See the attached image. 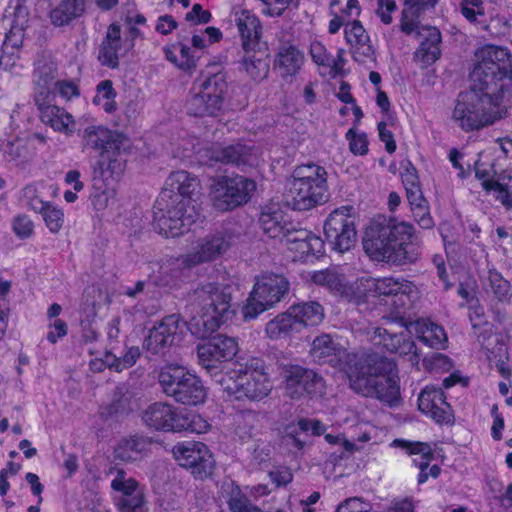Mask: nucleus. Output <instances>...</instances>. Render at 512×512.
<instances>
[{"mask_svg": "<svg viewBox=\"0 0 512 512\" xmlns=\"http://www.w3.org/2000/svg\"><path fill=\"white\" fill-rule=\"evenodd\" d=\"M231 301V287L218 283L200 284L188 294V330L201 340L196 345L197 352H238L236 338L223 334L212 335L234 315Z\"/></svg>", "mask_w": 512, "mask_h": 512, "instance_id": "obj_1", "label": "nucleus"}, {"mask_svg": "<svg viewBox=\"0 0 512 512\" xmlns=\"http://www.w3.org/2000/svg\"><path fill=\"white\" fill-rule=\"evenodd\" d=\"M338 362L356 393L390 405L398 401L397 364L385 354H327Z\"/></svg>", "mask_w": 512, "mask_h": 512, "instance_id": "obj_2", "label": "nucleus"}, {"mask_svg": "<svg viewBox=\"0 0 512 512\" xmlns=\"http://www.w3.org/2000/svg\"><path fill=\"white\" fill-rule=\"evenodd\" d=\"M363 248L372 258L394 265L415 263L421 254L413 225L386 216L371 221L365 232Z\"/></svg>", "mask_w": 512, "mask_h": 512, "instance_id": "obj_3", "label": "nucleus"}, {"mask_svg": "<svg viewBox=\"0 0 512 512\" xmlns=\"http://www.w3.org/2000/svg\"><path fill=\"white\" fill-rule=\"evenodd\" d=\"M470 72L474 88L488 91L503 100L512 87V54L508 48L486 45L477 54Z\"/></svg>", "mask_w": 512, "mask_h": 512, "instance_id": "obj_4", "label": "nucleus"}, {"mask_svg": "<svg viewBox=\"0 0 512 512\" xmlns=\"http://www.w3.org/2000/svg\"><path fill=\"white\" fill-rule=\"evenodd\" d=\"M508 115L507 106L500 97L470 84L467 91L458 95L453 118L464 131L479 130L492 125Z\"/></svg>", "mask_w": 512, "mask_h": 512, "instance_id": "obj_5", "label": "nucleus"}, {"mask_svg": "<svg viewBox=\"0 0 512 512\" xmlns=\"http://www.w3.org/2000/svg\"><path fill=\"white\" fill-rule=\"evenodd\" d=\"M327 172L324 167L308 163L297 166L285 195L287 206L307 211L328 201Z\"/></svg>", "mask_w": 512, "mask_h": 512, "instance_id": "obj_6", "label": "nucleus"}, {"mask_svg": "<svg viewBox=\"0 0 512 512\" xmlns=\"http://www.w3.org/2000/svg\"><path fill=\"white\" fill-rule=\"evenodd\" d=\"M200 216V204H190L171 191H161L153 207V228L165 237H178L190 230Z\"/></svg>", "mask_w": 512, "mask_h": 512, "instance_id": "obj_7", "label": "nucleus"}, {"mask_svg": "<svg viewBox=\"0 0 512 512\" xmlns=\"http://www.w3.org/2000/svg\"><path fill=\"white\" fill-rule=\"evenodd\" d=\"M158 380L163 392L178 403L195 406L206 399L202 381L181 365H166L160 370Z\"/></svg>", "mask_w": 512, "mask_h": 512, "instance_id": "obj_8", "label": "nucleus"}, {"mask_svg": "<svg viewBox=\"0 0 512 512\" xmlns=\"http://www.w3.org/2000/svg\"><path fill=\"white\" fill-rule=\"evenodd\" d=\"M289 288L288 279L281 274H266L259 277L242 309L244 320H252L272 308L284 298Z\"/></svg>", "mask_w": 512, "mask_h": 512, "instance_id": "obj_9", "label": "nucleus"}, {"mask_svg": "<svg viewBox=\"0 0 512 512\" xmlns=\"http://www.w3.org/2000/svg\"><path fill=\"white\" fill-rule=\"evenodd\" d=\"M324 319V309L319 302L308 301L292 305L287 312L278 315L266 325L271 339H278L299 331L302 326H315Z\"/></svg>", "mask_w": 512, "mask_h": 512, "instance_id": "obj_10", "label": "nucleus"}, {"mask_svg": "<svg viewBox=\"0 0 512 512\" xmlns=\"http://www.w3.org/2000/svg\"><path fill=\"white\" fill-rule=\"evenodd\" d=\"M353 206L345 205L333 210L324 222V243L333 251L344 253L355 246L357 230Z\"/></svg>", "mask_w": 512, "mask_h": 512, "instance_id": "obj_11", "label": "nucleus"}, {"mask_svg": "<svg viewBox=\"0 0 512 512\" xmlns=\"http://www.w3.org/2000/svg\"><path fill=\"white\" fill-rule=\"evenodd\" d=\"M255 189V181L244 176L221 177L212 186L213 206L223 212L233 210L246 203Z\"/></svg>", "mask_w": 512, "mask_h": 512, "instance_id": "obj_12", "label": "nucleus"}, {"mask_svg": "<svg viewBox=\"0 0 512 512\" xmlns=\"http://www.w3.org/2000/svg\"><path fill=\"white\" fill-rule=\"evenodd\" d=\"M239 233L233 228H223L215 233L199 239L192 250L183 258L186 267L216 260L225 254L239 238Z\"/></svg>", "mask_w": 512, "mask_h": 512, "instance_id": "obj_13", "label": "nucleus"}, {"mask_svg": "<svg viewBox=\"0 0 512 512\" xmlns=\"http://www.w3.org/2000/svg\"><path fill=\"white\" fill-rule=\"evenodd\" d=\"M173 453L179 465L189 470L195 479L205 480L213 475L215 460L204 443L184 442L175 446Z\"/></svg>", "mask_w": 512, "mask_h": 512, "instance_id": "obj_14", "label": "nucleus"}, {"mask_svg": "<svg viewBox=\"0 0 512 512\" xmlns=\"http://www.w3.org/2000/svg\"><path fill=\"white\" fill-rule=\"evenodd\" d=\"M145 426L155 431L180 432L191 429L192 420L184 410H178L170 404L155 402L142 412Z\"/></svg>", "mask_w": 512, "mask_h": 512, "instance_id": "obj_15", "label": "nucleus"}, {"mask_svg": "<svg viewBox=\"0 0 512 512\" xmlns=\"http://www.w3.org/2000/svg\"><path fill=\"white\" fill-rule=\"evenodd\" d=\"M185 326L186 322H182L179 314L164 317L150 329L143 348L150 352H158L162 349L179 347L183 341Z\"/></svg>", "mask_w": 512, "mask_h": 512, "instance_id": "obj_16", "label": "nucleus"}, {"mask_svg": "<svg viewBox=\"0 0 512 512\" xmlns=\"http://www.w3.org/2000/svg\"><path fill=\"white\" fill-rule=\"evenodd\" d=\"M285 391L291 399H301L305 395L321 396L325 385L323 378L313 370L299 365H290L284 369Z\"/></svg>", "mask_w": 512, "mask_h": 512, "instance_id": "obj_17", "label": "nucleus"}, {"mask_svg": "<svg viewBox=\"0 0 512 512\" xmlns=\"http://www.w3.org/2000/svg\"><path fill=\"white\" fill-rule=\"evenodd\" d=\"M197 354L199 365L211 376L223 374L230 380H234L235 385L249 374L248 364L243 358H237V354Z\"/></svg>", "mask_w": 512, "mask_h": 512, "instance_id": "obj_18", "label": "nucleus"}, {"mask_svg": "<svg viewBox=\"0 0 512 512\" xmlns=\"http://www.w3.org/2000/svg\"><path fill=\"white\" fill-rule=\"evenodd\" d=\"M312 281L319 286L327 288L331 293L346 299L349 302L360 304L365 302L367 289H362L358 282L348 283L344 274L335 269L316 271Z\"/></svg>", "mask_w": 512, "mask_h": 512, "instance_id": "obj_19", "label": "nucleus"}, {"mask_svg": "<svg viewBox=\"0 0 512 512\" xmlns=\"http://www.w3.org/2000/svg\"><path fill=\"white\" fill-rule=\"evenodd\" d=\"M418 407L436 423L451 425L454 423L453 410L446 401L442 388L425 387L418 396Z\"/></svg>", "mask_w": 512, "mask_h": 512, "instance_id": "obj_20", "label": "nucleus"}, {"mask_svg": "<svg viewBox=\"0 0 512 512\" xmlns=\"http://www.w3.org/2000/svg\"><path fill=\"white\" fill-rule=\"evenodd\" d=\"M192 90L215 95L224 103L228 91L227 73L217 64L208 65L194 81Z\"/></svg>", "mask_w": 512, "mask_h": 512, "instance_id": "obj_21", "label": "nucleus"}, {"mask_svg": "<svg viewBox=\"0 0 512 512\" xmlns=\"http://www.w3.org/2000/svg\"><path fill=\"white\" fill-rule=\"evenodd\" d=\"M166 185L162 191H171L173 195H179L184 200H189L190 204H199L200 182L189 172L180 170L169 175Z\"/></svg>", "mask_w": 512, "mask_h": 512, "instance_id": "obj_22", "label": "nucleus"}, {"mask_svg": "<svg viewBox=\"0 0 512 512\" xmlns=\"http://www.w3.org/2000/svg\"><path fill=\"white\" fill-rule=\"evenodd\" d=\"M304 60V53L295 45H281L274 59V69L283 80L289 81L299 73Z\"/></svg>", "mask_w": 512, "mask_h": 512, "instance_id": "obj_23", "label": "nucleus"}, {"mask_svg": "<svg viewBox=\"0 0 512 512\" xmlns=\"http://www.w3.org/2000/svg\"><path fill=\"white\" fill-rule=\"evenodd\" d=\"M206 157L210 162L235 164L238 166L248 165L251 164L252 148L243 143L215 146L206 151Z\"/></svg>", "mask_w": 512, "mask_h": 512, "instance_id": "obj_24", "label": "nucleus"}, {"mask_svg": "<svg viewBox=\"0 0 512 512\" xmlns=\"http://www.w3.org/2000/svg\"><path fill=\"white\" fill-rule=\"evenodd\" d=\"M235 16V23L242 39L244 51H249V49H254L260 45H267L260 41L262 26L256 15L248 10H241Z\"/></svg>", "mask_w": 512, "mask_h": 512, "instance_id": "obj_25", "label": "nucleus"}, {"mask_svg": "<svg viewBox=\"0 0 512 512\" xmlns=\"http://www.w3.org/2000/svg\"><path fill=\"white\" fill-rule=\"evenodd\" d=\"M417 34L421 37V41L414 58L417 62L422 63L423 67L430 66L441 55V33L436 27H423Z\"/></svg>", "mask_w": 512, "mask_h": 512, "instance_id": "obj_26", "label": "nucleus"}, {"mask_svg": "<svg viewBox=\"0 0 512 512\" xmlns=\"http://www.w3.org/2000/svg\"><path fill=\"white\" fill-rule=\"evenodd\" d=\"M244 52L241 65L247 75L255 82H261L266 79L270 71L268 46L260 45Z\"/></svg>", "mask_w": 512, "mask_h": 512, "instance_id": "obj_27", "label": "nucleus"}, {"mask_svg": "<svg viewBox=\"0 0 512 512\" xmlns=\"http://www.w3.org/2000/svg\"><path fill=\"white\" fill-rule=\"evenodd\" d=\"M84 146L103 155L119 150V135L103 126H89L83 132Z\"/></svg>", "mask_w": 512, "mask_h": 512, "instance_id": "obj_28", "label": "nucleus"}, {"mask_svg": "<svg viewBox=\"0 0 512 512\" xmlns=\"http://www.w3.org/2000/svg\"><path fill=\"white\" fill-rule=\"evenodd\" d=\"M219 498L227 504L230 512H263L251 502L241 487L231 479L222 482Z\"/></svg>", "mask_w": 512, "mask_h": 512, "instance_id": "obj_29", "label": "nucleus"}, {"mask_svg": "<svg viewBox=\"0 0 512 512\" xmlns=\"http://www.w3.org/2000/svg\"><path fill=\"white\" fill-rule=\"evenodd\" d=\"M122 48L121 29L118 24L109 25L106 36L99 48L98 60L102 65L115 69L119 66V52Z\"/></svg>", "mask_w": 512, "mask_h": 512, "instance_id": "obj_30", "label": "nucleus"}, {"mask_svg": "<svg viewBox=\"0 0 512 512\" xmlns=\"http://www.w3.org/2000/svg\"><path fill=\"white\" fill-rule=\"evenodd\" d=\"M151 439L142 435H133L122 439L114 449V458L123 462H132L145 455L151 446Z\"/></svg>", "mask_w": 512, "mask_h": 512, "instance_id": "obj_31", "label": "nucleus"}, {"mask_svg": "<svg viewBox=\"0 0 512 512\" xmlns=\"http://www.w3.org/2000/svg\"><path fill=\"white\" fill-rule=\"evenodd\" d=\"M234 388L241 389L250 400H260L271 391V385L266 375L253 366L249 368L248 376L242 378Z\"/></svg>", "mask_w": 512, "mask_h": 512, "instance_id": "obj_32", "label": "nucleus"}, {"mask_svg": "<svg viewBox=\"0 0 512 512\" xmlns=\"http://www.w3.org/2000/svg\"><path fill=\"white\" fill-rule=\"evenodd\" d=\"M193 94L187 100L186 108L189 115L195 117L215 116L222 110L223 104L217 96L192 90Z\"/></svg>", "mask_w": 512, "mask_h": 512, "instance_id": "obj_33", "label": "nucleus"}, {"mask_svg": "<svg viewBox=\"0 0 512 512\" xmlns=\"http://www.w3.org/2000/svg\"><path fill=\"white\" fill-rule=\"evenodd\" d=\"M87 0H61L50 11L51 23L57 27L69 25L85 13Z\"/></svg>", "mask_w": 512, "mask_h": 512, "instance_id": "obj_34", "label": "nucleus"}, {"mask_svg": "<svg viewBox=\"0 0 512 512\" xmlns=\"http://www.w3.org/2000/svg\"><path fill=\"white\" fill-rule=\"evenodd\" d=\"M417 340L426 347L435 350L448 348V336L445 329L433 322L418 323Z\"/></svg>", "mask_w": 512, "mask_h": 512, "instance_id": "obj_35", "label": "nucleus"}, {"mask_svg": "<svg viewBox=\"0 0 512 512\" xmlns=\"http://www.w3.org/2000/svg\"><path fill=\"white\" fill-rule=\"evenodd\" d=\"M307 419L301 418L296 424H287L282 431L281 442L290 451L298 452L303 450L307 443V432L309 431Z\"/></svg>", "mask_w": 512, "mask_h": 512, "instance_id": "obj_36", "label": "nucleus"}, {"mask_svg": "<svg viewBox=\"0 0 512 512\" xmlns=\"http://www.w3.org/2000/svg\"><path fill=\"white\" fill-rule=\"evenodd\" d=\"M41 121L51 126L55 131L72 134L75 130V122L72 116L57 105L46 107L40 112Z\"/></svg>", "mask_w": 512, "mask_h": 512, "instance_id": "obj_37", "label": "nucleus"}, {"mask_svg": "<svg viewBox=\"0 0 512 512\" xmlns=\"http://www.w3.org/2000/svg\"><path fill=\"white\" fill-rule=\"evenodd\" d=\"M139 356L140 354H123L121 357L116 354H102V357L90 360L89 366L93 372H102L106 368L121 372L132 367Z\"/></svg>", "mask_w": 512, "mask_h": 512, "instance_id": "obj_38", "label": "nucleus"}, {"mask_svg": "<svg viewBox=\"0 0 512 512\" xmlns=\"http://www.w3.org/2000/svg\"><path fill=\"white\" fill-rule=\"evenodd\" d=\"M374 338L375 345H382L381 352H412L415 343L407 339L406 334H391L386 329H377Z\"/></svg>", "mask_w": 512, "mask_h": 512, "instance_id": "obj_39", "label": "nucleus"}, {"mask_svg": "<svg viewBox=\"0 0 512 512\" xmlns=\"http://www.w3.org/2000/svg\"><path fill=\"white\" fill-rule=\"evenodd\" d=\"M129 483L125 488L116 490L121 493L117 499V507L121 512H133L145 506L143 488L137 481Z\"/></svg>", "mask_w": 512, "mask_h": 512, "instance_id": "obj_40", "label": "nucleus"}, {"mask_svg": "<svg viewBox=\"0 0 512 512\" xmlns=\"http://www.w3.org/2000/svg\"><path fill=\"white\" fill-rule=\"evenodd\" d=\"M259 224L268 237L281 239L288 223L283 221V212L280 209H268L262 211Z\"/></svg>", "mask_w": 512, "mask_h": 512, "instance_id": "obj_41", "label": "nucleus"}, {"mask_svg": "<svg viewBox=\"0 0 512 512\" xmlns=\"http://www.w3.org/2000/svg\"><path fill=\"white\" fill-rule=\"evenodd\" d=\"M133 410L132 394L124 387H117L113 393L111 403L106 407L102 415L119 418Z\"/></svg>", "mask_w": 512, "mask_h": 512, "instance_id": "obj_42", "label": "nucleus"}, {"mask_svg": "<svg viewBox=\"0 0 512 512\" xmlns=\"http://www.w3.org/2000/svg\"><path fill=\"white\" fill-rule=\"evenodd\" d=\"M371 287H373L375 295L397 296L409 293L412 289V283L408 281L400 282L394 278H382L372 281L369 291H371Z\"/></svg>", "mask_w": 512, "mask_h": 512, "instance_id": "obj_43", "label": "nucleus"}, {"mask_svg": "<svg viewBox=\"0 0 512 512\" xmlns=\"http://www.w3.org/2000/svg\"><path fill=\"white\" fill-rule=\"evenodd\" d=\"M393 444L406 450L408 454L420 455L421 461L414 460L420 471H426L429 468L430 461L434 458V453L428 443L424 442H410L400 439H395Z\"/></svg>", "mask_w": 512, "mask_h": 512, "instance_id": "obj_44", "label": "nucleus"}, {"mask_svg": "<svg viewBox=\"0 0 512 512\" xmlns=\"http://www.w3.org/2000/svg\"><path fill=\"white\" fill-rule=\"evenodd\" d=\"M324 241L315 234H311L305 240H300L296 245L290 246V251L297 254L299 259L308 256H317L323 252Z\"/></svg>", "mask_w": 512, "mask_h": 512, "instance_id": "obj_45", "label": "nucleus"}, {"mask_svg": "<svg viewBox=\"0 0 512 512\" xmlns=\"http://www.w3.org/2000/svg\"><path fill=\"white\" fill-rule=\"evenodd\" d=\"M489 287L495 297L501 301H508L512 296V286L502 277V275L495 269L488 271Z\"/></svg>", "mask_w": 512, "mask_h": 512, "instance_id": "obj_46", "label": "nucleus"}, {"mask_svg": "<svg viewBox=\"0 0 512 512\" xmlns=\"http://www.w3.org/2000/svg\"><path fill=\"white\" fill-rule=\"evenodd\" d=\"M116 97V91L113 88L111 80H103L96 87V95L93 98V103L99 105L102 100H105L103 109L107 113L115 111L114 98Z\"/></svg>", "mask_w": 512, "mask_h": 512, "instance_id": "obj_47", "label": "nucleus"}, {"mask_svg": "<svg viewBox=\"0 0 512 512\" xmlns=\"http://www.w3.org/2000/svg\"><path fill=\"white\" fill-rule=\"evenodd\" d=\"M310 55L317 65L330 67L334 74L340 72V67L333 61V57L327 53L325 46L320 42H313L310 46Z\"/></svg>", "mask_w": 512, "mask_h": 512, "instance_id": "obj_48", "label": "nucleus"}, {"mask_svg": "<svg viewBox=\"0 0 512 512\" xmlns=\"http://www.w3.org/2000/svg\"><path fill=\"white\" fill-rule=\"evenodd\" d=\"M6 12L12 16L11 25L27 27L29 20L27 0H10Z\"/></svg>", "mask_w": 512, "mask_h": 512, "instance_id": "obj_49", "label": "nucleus"}, {"mask_svg": "<svg viewBox=\"0 0 512 512\" xmlns=\"http://www.w3.org/2000/svg\"><path fill=\"white\" fill-rule=\"evenodd\" d=\"M424 368L429 372L444 373L453 367V363L446 354H429L422 360Z\"/></svg>", "mask_w": 512, "mask_h": 512, "instance_id": "obj_50", "label": "nucleus"}, {"mask_svg": "<svg viewBox=\"0 0 512 512\" xmlns=\"http://www.w3.org/2000/svg\"><path fill=\"white\" fill-rule=\"evenodd\" d=\"M43 220L51 233H58L64 223V212L62 209L50 204L41 214Z\"/></svg>", "mask_w": 512, "mask_h": 512, "instance_id": "obj_51", "label": "nucleus"}, {"mask_svg": "<svg viewBox=\"0 0 512 512\" xmlns=\"http://www.w3.org/2000/svg\"><path fill=\"white\" fill-rule=\"evenodd\" d=\"M55 67L52 63H39L33 73L35 86H50L55 80Z\"/></svg>", "mask_w": 512, "mask_h": 512, "instance_id": "obj_52", "label": "nucleus"}, {"mask_svg": "<svg viewBox=\"0 0 512 512\" xmlns=\"http://www.w3.org/2000/svg\"><path fill=\"white\" fill-rule=\"evenodd\" d=\"M25 29L26 27L11 25L2 45L4 51L8 52V49L20 51L25 38Z\"/></svg>", "mask_w": 512, "mask_h": 512, "instance_id": "obj_53", "label": "nucleus"}, {"mask_svg": "<svg viewBox=\"0 0 512 512\" xmlns=\"http://www.w3.org/2000/svg\"><path fill=\"white\" fill-rule=\"evenodd\" d=\"M345 137L349 142V150L354 155H365L368 153V140L365 133H356L354 128H350Z\"/></svg>", "mask_w": 512, "mask_h": 512, "instance_id": "obj_54", "label": "nucleus"}, {"mask_svg": "<svg viewBox=\"0 0 512 512\" xmlns=\"http://www.w3.org/2000/svg\"><path fill=\"white\" fill-rule=\"evenodd\" d=\"M345 38L351 46L370 41L364 27L358 20H354L346 26Z\"/></svg>", "mask_w": 512, "mask_h": 512, "instance_id": "obj_55", "label": "nucleus"}, {"mask_svg": "<svg viewBox=\"0 0 512 512\" xmlns=\"http://www.w3.org/2000/svg\"><path fill=\"white\" fill-rule=\"evenodd\" d=\"M93 191L90 194V201L94 209L97 211L103 210L108 204V194L104 188L103 182L96 177L93 179Z\"/></svg>", "mask_w": 512, "mask_h": 512, "instance_id": "obj_56", "label": "nucleus"}, {"mask_svg": "<svg viewBox=\"0 0 512 512\" xmlns=\"http://www.w3.org/2000/svg\"><path fill=\"white\" fill-rule=\"evenodd\" d=\"M342 347L330 334H320L312 340V350L310 352H341Z\"/></svg>", "mask_w": 512, "mask_h": 512, "instance_id": "obj_57", "label": "nucleus"}, {"mask_svg": "<svg viewBox=\"0 0 512 512\" xmlns=\"http://www.w3.org/2000/svg\"><path fill=\"white\" fill-rule=\"evenodd\" d=\"M311 234H313L311 231L297 229L292 223H288L280 241L284 242L290 249L291 245H296L298 241L307 239Z\"/></svg>", "mask_w": 512, "mask_h": 512, "instance_id": "obj_58", "label": "nucleus"}, {"mask_svg": "<svg viewBox=\"0 0 512 512\" xmlns=\"http://www.w3.org/2000/svg\"><path fill=\"white\" fill-rule=\"evenodd\" d=\"M55 94L50 90V86H36L34 92V101L39 113L54 104Z\"/></svg>", "mask_w": 512, "mask_h": 512, "instance_id": "obj_59", "label": "nucleus"}, {"mask_svg": "<svg viewBox=\"0 0 512 512\" xmlns=\"http://www.w3.org/2000/svg\"><path fill=\"white\" fill-rule=\"evenodd\" d=\"M412 210L414 220L423 229H432L435 225L434 220L430 214L429 203L417 206Z\"/></svg>", "mask_w": 512, "mask_h": 512, "instance_id": "obj_60", "label": "nucleus"}, {"mask_svg": "<svg viewBox=\"0 0 512 512\" xmlns=\"http://www.w3.org/2000/svg\"><path fill=\"white\" fill-rule=\"evenodd\" d=\"M371 504L360 497H352L339 504L335 512H369Z\"/></svg>", "mask_w": 512, "mask_h": 512, "instance_id": "obj_61", "label": "nucleus"}, {"mask_svg": "<svg viewBox=\"0 0 512 512\" xmlns=\"http://www.w3.org/2000/svg\"><path fill=\"white\" fill-rule=\"evenodd\" d=\"M33 228V222L26 215H19L13 221V230L22 239L30 237L33 233Z\"/></svg>", "mask_w": 512, "mask_h": 512, "instance_id": "obj_62", "label": "nucleus"}, {"mask_svg": "<svg viewBox=\"0 0 512 512\" xmlns=\"http://www.w3.org/2000/svg\"><path fill=\"white\" fill-rule=\"evenodd\" d=\"M353 59L361 64L366 63L368 60L375 61V52L369 42L352 46Z\"/></svg>", "mask_w": 512, "mask_h": 512, "instance_id": "obj_63", "label": "nucleus"}, {"mask_svg": "<svg viewBox=\"0 0 512 512\" xmlns=\"http://www.w3.org/2000/svg\"><path fill=\"white\" fill-rule=\"evenodd\" d=\"M397 10L395 0H378L376 14L381 22L388 25L392 22L391 14Z\"/></svg>", "mask_w": 512, "mask_h": 512, "instance_id": "obj_64", "label": "nucleus"}]
</instances>
